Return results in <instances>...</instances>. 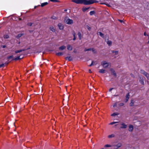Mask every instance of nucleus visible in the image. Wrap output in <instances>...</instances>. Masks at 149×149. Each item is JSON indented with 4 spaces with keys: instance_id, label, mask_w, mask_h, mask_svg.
I'll use <instances>...</instances> for the list:
<instances>
[{
    "instance_id": "obj_17",
    "label": "nucleus",
    "mask_w": 149,
    "mask_h": 149,
    "mask_svg": "<svg viewBox=\"0 0 149 149\" xmlns=\"http://www.w3.org/2000/svg\"><path fill=\"white\" fill-rule=\"evenodd\" d=\"M139 81L141 84H144V81L142 78L140 77V79L139 80Z\"/></svg>"
},
{
    "instance_id": "obj_34",
    "label": "nucleus",
    "mask_w": 149,
    "mask_h": 149,
    "mask_svg": "<svg viewBox=\"0 0 149 149\" xmlns=\"http://www.w3.org/2000/svg\"><path fill=\"white\" fill-rule=\"evenodd\" d=\"M90 50H91V48H90L88 49H84V51H85V52H86V51H90Z\"/></svg>"
},
{
    "instance_id": "obj_53",
    "label": "nucleus",
    "mask_w": 149,
    "mask_h": 149,
    "mask_svg": "<svg viewBox=\"0 0 149 149\" xmlns=\"http://www.w3.org/2000/svg\"><path fill=\"white\" fill-rule=\"evenodd\" d=\"M5 46H3V48H5Z\"/></svg>"
},
{
    "instance_id": "obj_57",
    "label": "nucleus",
    "mask_w": 149,
    "mask_h": 149,
    "mask_svg": "<svg viewBox=\"0 0 149 149\" xmlns=\"http://www.w3.org/2000/svg\"><path fill=\"white\" fill-rule=\"evenodd\" d=\"M144 35L145 36H146V33H144Z\"/></svg>"
},
{
    "instance_id": "obj_51",
    "label": "nucleus",
    "mask_w": 149,
    "mask_h": 149,
    "mask_svg": "<svg viewBox=\"0 0 149 149\" xmlns=\"http://www.w3.org/2000/svg\"><path fill=\"white\" fill-rule=\"evenodd\" d=\"M89 72H90V73H91L92 72L91 71V70L90 69L89 70Z\"/></svg>"
},
{
    "instance_id": "obj_3",
    "label": "nucleus",
    "mask_w": 149,
    "mask_h": 149,
    "mask_svg": "<svg viewBox=\"0 0 149 149\" xmlns=\"http://www.w3.org/2000/svg\"><path fill=\"white\" fill-rule=\"evenodd\" d=\"M101 65L104 68H107L110 65V63L106 61H102L101 62Z\"/></svg>"
},
{
    "instance_id": "obj_26",
    "label": "nucleus",
    "mask_w": 149,
    "mask_h": 149,
    "mask_svg": "<svg viewBox=\"0 0 149 149\" xmlns=\"http://www.w3.org/2000/svg\"><path fill=\"white\" fill-rule=\"evenodd\" d=\"M105 70L102 69L100 70L99 72L101 73H104L105 72Z\"/></svg>"
},
{
    "instance_id": "obj_58",
    "label": "nucleus",
    "mask_w": 149,
    "mask_h": 149,
    "mask_svg": "<svg viewBox=\"0 0 149 149\" xmlns=\"http://www.w3.org/2000/svg\"><path fill=\"white\" fill-rule=\"evenodd\" d=\"M104 149V148H102V149Z\"/></svg>"
},
{
    "instance_id": "obj_27",
    "label": "nucleus",
    "mask_w": 149,
    "mask_h": 149,
    "mask_svg": "<svg viewBox=\"0 0 149 149\" xmlns=\"http://www.w3.org/2000/svg\"><path fill=\"white\" fill-rule=\"evenodd\" d=\"M22 58H23V57H22V58L20 57V56H18V57L15 58H14V60H19V59H21Z\"/></svg>"
},
{
    "instance_id": "obj_29",
    "label": "nucleus",
    "mask_w": 149,
    "mask_h": 149,
    "mask_svg": "<svg viewBox=\"0 0 149 149\" xmlns=\"http://www.w3.org/2000/svg\"><path fill=\"white\" fill-rule=\"evenodd\" d=\"M89 9V8H83V9H82V10L83 11V12H85V11H86V10H88V9Z\"/></svg>"
},
{
    "instance_id": "obj_15",
    "label": "nucleus",
    "mask_w": 149,
    "mask_h": 149,
    "mask_svg": "<svg viewBox=\"0 0 149 149\" xmlns=\"http://www.w3.org/2000/svg\"><path fill=\"white\" fill-rule=\"evenodd\" d=\"M110 71H111V72L113 73V74L116 77V74L115 72L114 71V70L112 69H110Z\"/></svg>"
},
{
    "instance_id": "obj_43",
    "label": "nucleus",
    "mask_w": 149,
    "mask_h": 149,
    "mask_svg": "<svg viewBox=\"0 0 149 149\" xmlns=\"http://www.w3.org/2000/svg\"><path fill=\"white\" fill-rule=\"evenodd\" d=\"M52 18L53 19H56V17L55 16H53L52 17Z\"/></svg>"
},
{
    "instance_id": "obj_5",
    "label": "nucleus",
    "mask_w": 149,
    "mask_h": 149,
    "mask_svg": "<svg viewBox=\"0 0 149 149\" xmlns=\"http://www.w3.org/2000/svg\"><path fill=\"white\" fill-rule=\"evenodd\" d=\"M105 41L108 46H111V45L112 42L109 40L107 36L105 37Z\"/></svg>"
},
{
    "instance_id": "obj_13",
    "label": "nucleus",
    "mask_w": 149,
    "mask_h": 149,
    "mask_svg": "<svg viewBox=\"0 0 149 149\" xmlns=\"http://www.w3.org/2000/svg\"><path fill=\"white\" fill-rule=\"evenodd\" d=\"M66 48V47L64 46H62L59 48V50H63Z\"/></svg>"
},
{
    "instance_id": "obj_32",
    "label": "nucleus",
    "mask_w": 149,
    "mask_h": 149,
    "mask_svg": "<svg viewBox=\"0 0 149 149\" xmlns=\"http://www.w3.org/2000/svg\"><path fill=\"white\" fill-rule=\"evenodd\" d=\"M91 50H92V52L94 53H96L97 52L96 50L94 49L91 48Z\"/></svg>"
},
{
    "instance_id": "obj_23",
    "label": "nucleus",
    "mask_w": 149,
    "mask_h": 149,
    "mask_svg": "<svg viewBox=\"0 0 149 149\" xmlns=\"http://www.w3.org/2000/svg\"><path fill=\"white\" fill-rule=\"evenodd\" d=\"M118 114H119L118 113H117L115 112V113H113L111 114V116H116L118 115Z\"/></svg>"
},
{
    "instance_id": "obj_28",
    "label": "nucleus",
    "mask_w": 149,
    "mask_h": 149,
    "mask_svg": "<svg viewBox=\"0 0 149 149\" xmlns=\"http://www.w3.org/2000/svg\"><path fill=\"white\" fill-rule=\"evenodd\" d=\"M141 72L143 74H144V75H145V74H146V72H145L144 70H141Z\"/></svg>"
},
{
    "instance_id": "obj_25",
    "label": "nucleus",
    "mask_w": 149,
    "mask_h": 149,
    "mask_svg": "<svg viewBox=\"0 0 149 149\" xmlns=\"http://www.w3.org/2000/svg\"><path fill=\"white\" fill-rule=\"evenodd\" d=\"M56 54L58 56H60L62 55L63 54V53L62 52H58L56 53Z\"/></svg>"
},
{
    "instance_id": "obj_14",
    "label": "nucleus",
    "mask_w": 149,
    "mask_h": 149,
    "mask_svg": "<svg viewBox=\"0 0 149 149\" xmlns=\"http://www.w3.org/2000/svg\"><path fill=\"white\" fill-rule=\"evenodd\" d=\"M78 35L79 39L81 40L82 38V36L81 33L80 32H79L78 33Z\"/></svg>"
},
{
    "instance_id": "obj_18",
    "label": "nucleus",
    "mask_w": 149,
    "mask_h": 149,
    "mask_svg": "<svg viewBox=\"0 0 149 149\" xmlns=\"http://www.w3.org/2000/svg\"><path fill=\"white\" fill-rule=\"evenodd\" d=\"M50 29L51 31L53 32H55V31L54 28L53 26H51L50 28Z\"/></svg>"
},
{
    "instance_id": "obj_11",
    "label": "nucleus",
    "mask_w": 149,
    "mask_h": 149,
    "mask_svg": "<svg viewBox=\"0 0 149 149\" xmlns=\"http://www.w3.org/2000/svg\"><path fill=\"white\" fill-rule=\"evenodd\" d=\"M67 49L69 50H71L72 49V47L70 45H68L67 46Z\"/></svg>"
},
{
    "instance_id": "obj_55",
    "label": "nucleus",
    "mask_w": 149,
    "mask_h": 149,
    "mask_svg": "<svg viewBox=\"0 0 149 149\" xmlns=\"http://www.w3.org/2000/svg\"><path fill=\"white\" fill-rule=\"evenodd\" d=\"M36 7H37L36 6H35L34 7V8H36Z\"/></svg>"
},
{
    "instance_id": "obj_12",
    "label": "nucleus",
    "mask_w": 149,
    "mask_h": 149,
    "mask_svg": "<svg viewBox=\"0 0 149 149\" xmlns=\"http://www.w3.org/2000/svg\"><path fill=\"white\" fill-rule=\"evenodd\" d=\"M65 59L66 60L69 61H72V57L71 56H68L65 58Z\"/></svg>"
},
{
    "instance_id": "obj_49",
    "label": "nucleus",
    "mask_w": 149,
    "mask_h": 149,
    "mask_svg": "<svg viewBox=\"0 0 149 149\" xmlns=\"http://www.w3.org/2000/svg\"><path fill=\"white\" fill-rule=\"evenodd\" d=\"M92 65H93V63H91V64H90V65H89V66H92Z\"/></svg>"
},
{
    "instance_id": "obj_54",
    "label": "nucleus",
    "mask_w": 149,
    "mask_h": 149,
    "mask_svg": "<svg viewBox=\"0 0 149 149\" xmlns=\"http://www.w3.org/2000/svg\"><path fill=\"white\" fill-rule=\"evenodd\" d=\"M64 11H67V9H65V10H64Z\"/></svg>"
},
{
    "instance_id": "obj_46",
    "label": "nucleus",
    "mask_w": 149,
    "mask_h": 149,
    "mask_svg": "<svg viewBox=\"0 0 149 149\" xmlns=\"http://www.w3.org/2000/svg\"><path fill=\"white\" fill-rule=\"evenodd\" d=\"M32 24L31 23H29L28 24V25L29 26H31Z\"/></svg>"
},
{
    "instance_id": "obj_48",
    "label": "nucleus",
    "mask_w": 149,
    "mask_h": 149,
    "mask_svg": "<svg viewBox=\"0 0 149 149\" xmlns=\"http://www.w3.org/2000/svg\"><path fill=\"white\" fill-rule=\"evenodd\" d=\"M124 105V104L123 103H120V106H123Z\"/></svg>"
},
{
    "instance_id": "obj_44",
    "label": "nucleus",
    "mask_w": 149,
    "mask_h": 149,
    "mask_svg": "<svg viewBox=\"0 0 149 149\" xmlns=\"http://www.w3.org/2000/svg\"><path fill=\"white\" fill-rule=\"evenodd\" d=\"M120 22L122 23H124V22H123V20H118Z\"/></svg>"
},
{
    "instance_id": "obj_6",
    "label": "nucleus",
    "mask_w": 149,
    "mask_h": 149,
    "mask_svg": "<svg viewBox=\"0 0 149 149\" xmlns=\"http://www.w3.org/2000/svg\"><path fill=\"white\" fill-rule=\"evenodd\" d=\"M121 126L120 127V128L121 129H123V128L125 129V128H126L127 127V125L124 123H122L121 124Z\"/></svg>"
},
{
    "instance_id": "obj_38",
    "label": "nucleus",
    "mask_w": 149,
    "mask_h": 149,
    "mask_svg": "<svg viewBox=\"0 0 149 149\" xmlns=\"http://www.w3.org/2000/svg\"><path fill=\"white\" fill-rule=\"evenodd\" d=\"M13 58V56H9L8 57V59H9L11 58Z\"/></svg>"
},
{
    "instance_id": "obj_10",
    "label": "nucleus",
    "mask_w": 149,
    "mask_h": 149,
    "mask_svg": "<svg viewBox=\"0 0 149 149\" xmlns=\"http://www.w3.org/2000/svg\"><path fill=\"white\" fill-rule=\"evenodd\" d=\"M113 146V145H111L109 144H107L104 145V147L105 148H110Z\"/></svg>"
},
{
    "instance_id": "obj_37",
    "label": "nucleus",
    "mask_w": 149,
    "mask_h": 149,
    "mask_svg": "<svg viewBox=\"0 0 149 149\" xmlns=\"http://www.w3.org/2000/svg\"><path fill=\"white\" fill-rule=\"evenodd\" d=\"M9 37V36L8 35H6L4 36V38H8Z\"/></svg>"
},
{
    "instance_id": "obj_31",
    "label": "nucleus",
    "mask_w": 149,
    "mask_h": 149,
    "mask_svg": "<svg viewBox=\"0 0 149 149\" xmlns=\"http://www.w3.org/2000/svg\"><path fill=\"white\" fill-rule=\"evenodd\" d=\"M92 63H93V65H96L97 64V62L96 61H92Z\"/></svg>"
},
{
    "instance_id": "obj_47",
    "label": "nucleus",
    "mask_w": 149,
    "mask_h": 149,
    "mask_svg": "<svg viewBox=\"0 0 149 149\" xmlns=\"http://www.w3.org/2000/svg\"><path fill=\"white\" fill-rule=\"evenodd\" d=\"M74 37L75 36V33L74 32H73L72 34Z\"/></svg>"
},
{
    "instance_id": "obj_19",
    "label": "nucleus",
    "mask_w": 149,
    "mask_h": 149,
    "mask_svg": "<svg viewBox=\"0 0 149 149\" xmlns=\"http://www.w3.org/2000/svg\"><path fill=\"white\" fill-rule=\"evenodd\" d=\"M24 50H25L24 49H21V50H17V51H15V52L16 53H18L21 52H22L24 51Z\"/></svg>"
},
{
    "instance_id": "obj_1",
    "label": "nucleus",
    "mask_w": 149,
    "mask_h": 149,
    "mask_svg": "<svg viewBox=\"0 0 149 149\" xmlns=\"http://www.w3.org/2000/svg\"><path fill=\"white\" fill-rule=\"evenodd\" d=\"M72 1L77 4H84L85 5H89L96 3L95 0H72Z\"/></svg>"
},
{
    "instance_id": "obj_8",
    "label": "nucleus",
    "mask_w": 149,
    "mask_h": 149,
    "mask_svg": "<svg viewBox=\"0 0 149 149\" xmlns=\"http://www.w3.org/2000/svg\"><path fill=\"white\" fill-rule=\"evenodd\" d=\"M129 130L130 132H132L133 130V126L132 125H130L129 126Z\"/></svg>"
},
{
    "instance_id": "obj_56",
    "label": "nucleus",
    "mask_w": 149,
    "mask_h": 149,
    "mask_svg": "<svg viewBox=\"0 0 149 149\" xmlns=\"http://www.w3.org/2000/svg\"><path fill=\"white\" fill-rule=\"evenodd\" d=\"M22 19H21V18H19V20H22Z\"/></svg>"
},
{
    "instance_id": "obj_41",
    "label": "nucleus",
    "mask_w": 149,
    "mask_h": 149,
    "mask_svg": "<svg viewBox=\"0 0 149 149\" xmlns=\"http://www.w3.org/2000/svg\"><path fill=\"white\" fill-rule=\"evenodd\" d=\"M4 66V64H1L0 65V68L3 67Z\"/></svg>"
},
{
    "instance_id": "obj_24",
    "label": "nucleus",
    "mask_w": 149,
    "mask_h": 149,
    "mask_svg": "<svg viewBox=\"0 0 149 149\" xmlns=\"http://www.w3.org/2000/svg\"><path fill=\"white\" fill-rule=\"evenodd\" d=\"M98 35L102 37H104V34L101 32H99L98 33Z\"/></svg>"
},
{
    "instance_id": "obj_9",
    "label": "nucleus",
    "mask_w": 149,
    "mask_h": 149,
    "mask_svg": "<svg viewBox=\"0 0 149 149\" xmlns=\"http://www.w3.org/2000/svg\"><path fill=\"white\" fill-rule=\"evenodd\" d=\"M113 53V54L115 55H117L118 54V51L117 50H113L111 51Z\"/></svg>"
},
{
    "instance_id": "obj_21",
    "label": "nucleus",
    "mask_w": 149,
    "mask_h": 149,
    "mask_svg": "<svg viewBox=\"0 0 149 149\" xmlns=\"http://www.w3.org/2000/svg\"><path fill=\"white\" fill-rule=\"evenodd\" d=\"M134 102L133 100H131V103L130 104V106H133L134 103Z\"/></svg>"
},
{
    "instance_id": "obj_16",
    "label": "nucleus",
    "mask_w": 149,
    "mask_h": 149,
    "mask_svg": "<svg viewBox=\"0 0 149 149\" xmlns=\"http://www.w3.org/2000/svg\"><path fill=\"white\" fill-rule=\"evenodd\" d=\"M126 102H127L130 97V95L129 93H127L126 95Z\"/></svg>"
},
{
    "instance_id": "obj_4",
    "label": "nucleus",
    "mask_w": 149,
    "mask_h": 149,
    "mask_svg": "<svg viewBox=\"0 0 149 149\" xmlns=\"http://www.w3.org/2000/svg\"><path fill=\"white\" fill-rule=\"evenodd\" d=\"M122 145V143L119 142L116 145H113V147L114 149H118L119 148L121 147Z\"/></svg>"
},
{
    "instance_id": "obj_33",
    "label": "nucleus",
    "mask_w": 149,
    "mask_h": 149,
    "mask_svg": "<svg viewBox=\"0 0 149 149\" xmlns=\"http://www.w3.org/2000/svg\"><path fill=\"white\" fill-rule=\"evenodd\" d=\"M95 13V12L93 11H91L90 13V14L91 15H92L93 14H94Z\"/></svg>"
},
{
    "instance_id": "obj_42",
    "label": "nucleus",
    "mask_w": 149,
    "mask_h": 149,
    "mask_svg": "<svg viewBox=\"0 0 149 149\" xmlns=\"http://www.w3.org/2000/svg\"><path fill=\"white\" fill-rule=\"evenodd\" d=\"M114 124H115V123H114V122H113L110 123L109 124L111 125H112Z\"/></svg>"
},
{
    "instance_id": "obj_22",
    "label": "nucleus",
    "mask_w": 149,
    "mask_h": 149,
    "mask_svg": "<svg viewBox=\"0 0 149 149\" xmlns=\"http://www.w3.org/2000/svg\"><path fill=\"white\" fill-rule=\"evenodd\" d=\"M47 4H48V3L47 2L42 3L41 4V7H42L45 6L47 5Z\"/></svg>"
},
{
    "instance_id": "obj_2",
    "label": "nucleus",
    "mask_w": 149,
    "mask_h": 149,
    "mask_svg": "<svg viewBox=\"0 0 149 149\" xmlns=\"http://www.w3.org/2000/svg\"><path fill=\"white\" fill-rule=\"evenodd\" d=\"M65 22L68 24H72L73 23V21L72 19L66 17L65 19Z\"/></svg>"
},
{
    "instance_id": "obj_45",
    "label": "nucleus",
    "mask_w": 149,
    "mask_h": 149,
    "mask_svg": "<svg viewBox=\"0 0 149 149\" xmlns=\"http://www.w3.org/2000/svg\"><path fill=\"white\" fill-rule=\"evenodd\" d=\"M113 89H114V88H111L109 90V91H112V90Z\"/></svg>"
},
{
    "instance_id": "obj_50",
    "label": "nucleus",
    "mask_w": 149,
    "mask_h": 149,
    "mask_svg": "<svg viewBox=\"0 0 149 149\" xmlns=\"http://www.w3.org/2000/svg\"><path fill=\"white\" fill-rule=\"evenodd\" d=\"M76 39V37L75 36L74 37V38L73 39V40H74Z\"/></svg>"
},
{
    "instance_id": "obj_7",
    "label": "nucleus",
    "mask_w": 149,
    "mask_h": 149,
    "mask_svg": "<svg viewBox=\"0 0 149 149\" xmlns=\"http://www.w3.org/2000/svg\"><path fill=\"white\" fill-rule=\"evenodd\" d=\"M58 26L60 30H62L63 28V25L62 24L59 23L58 24Z\"/></svg>"
},
{
    "instance_id": "obj_52",
    "label": "nucleus",
    "mask_w": 149,
    "mask_h": 149,
    "mask_svg": "<svg viewBox=\"0 0 149 149\" xmlns=\"http://www.w3.org/2000/svg\"><path fill=\"white\" fill-rule=\"evenodd\" d=\"M114 123H115H115H118V122H114Z\"/></svg>"
},
{
    "instance_id": "obj_30",
    "label": "nucleus",
    "mask_w": 149,
    "mask_h": 149,
    "mask_svg": "<svg viewBox=\"0 0 149 149\" xmlns=\"http://www.w3.org/2000/svg\"><path fill=\"white\" fill-rule=\"evenodd\" d=\"M145 76L149 80V74H148L146 73Z\"/></svg>"
},
{
    "instance_id": "obj_35",
    "label": "nucleus",
    "mask_w": 149,
    "mask_h": 149,
    "mask_svg": "<svg viewBox=\"0 0 149 149\" xmlns=\"http://www.w3.org/2000/svg\"><path fill=\"white\" fill-rule=\"evenodd\" d=\"M22 35V34H18V35H17V38H19L21 37Z\"/></svg>"
},
{
    "instance_id": "obj_20",
    "label": "nucleus",
    "mask_w": 149,
    "mask_h": 149,
    "mask_svg": "<svg viewBox=\"0 0 149 149\" xmlns=\"http://www.w3.org/2000/svg\"><path fill=\"white\" fill-rule=\"evenodd\" d=\"M114 136H115L114 135V134H112L108 135V137L109 138H111L114 137Z\"/></svg>"
},
{
    "instance_id": "obj_40",
    "label": "nucleus",
    "mask_w": 149,
    "mask_h": 149,
    "mask_svg": "<svg viewBox=\"0 0 149 149\" xmlns=\"http://www.w3.org/2000/svg\"><path fill=\"white\" fill-rule=\"evenodd\" d=\"M116 105H117V103H115L113 104V107H116Z\"/></svg>"
},
{
    "instance_id": "obj_36",
    "label": "nucleus",
    "mask_w": 149,
    "mask_h": 149,
    "mask_svg": "<svg viewBox=\"0 0 149 149\" xmlns=\"http://www.w3.org/2000/svg\"><path fill=\"white\" fill-rule=\"evenodd\" d=\"M86 28L88 30H90L91 29V28L89 26L87 25L86 26Z\"/></svg>"
},
{
    "instance_id": "obj_39",
    "label": "nucleus",
    "mask_w": 149,
    "mask_h": 149,
    "mask_svg": "<svg viewBox=\"0 0 149 149\" xmlns=\"http://www.w3.org/2000/svg\"><path fill=\"white\" fill-rule=\"evenodd\" d=\"M50 1H51L53 2H56L58 1L57 0H50Z\"/></svg>"
}]
</instances>
